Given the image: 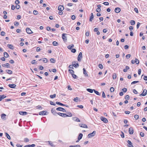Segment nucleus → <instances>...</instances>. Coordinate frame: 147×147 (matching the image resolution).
<instances>
[{
	"label": "nucleus",
	"instance_id": "f257e3e1",
	"mask_svg": "<svg viewBox=\"0 0 147 147\" xmlns=\"http://www.w3.org/2000/svg\"><path fill=\"white\" fill-rule=\"evenodd\" d=\"M96 134V131H94L92 133H91L88 135V138H90L95 136Z\"/></svg>",
	"mask_w": 147,
	"mask_h": 147
},
{
	"label": "nucleus",
	"instance_id": "f03ea898",
	"mask_svg": "<svg viewBox=\"0 0 147 147\" xmlns=\"http://www.w3.org/2000/svg\"><path fill=\"white\" fill-rule=\"evenodd\" d=\"M147 93V90L146 89H145L143 90V91L142 93L141 94H140L139 96H146V95Z\"/></svg>",
	"mask_w": 147,
	"mask_h": 147
},
{
	"label": "nucleus",
	"instance_id": "7ed1b4c3",
	"mask_svg": "<svg viewBox=\"0 0 147 147\" xmlns=\"http://www.w3.org/2000/svg\"><path fill=\"white\" fill-rule=\"evenodd\" d=\"M72 64L74 66L75 68H77L79 66L78 63L77 61H74L73 62Z\"/></svg>",
	"mask_w": 147,
	"mask_h": 147
},
{
	"label": "nucleus",
	"instance_id": "20e7f679",
	"mask_svg": "<svg viewBox=\"0 0 147 147\" xmlns=\"http://www.w3.org/2000/svg\"><path fill=\"white\" fill-rule=\"evenodd\" d=\"M82 58V53L81 52L79 53V54L78 55V61H80L81 59Z\"/></svg>",
	"mask_w": 147,
	"mask_h": 147
},
{
	"label": "nucleus",
	"instance_id": "39448f33",
	"mask_svg": "<svg viewBox=\"0 0 147 147\" xmlns=\"http://www.w3.org/2000/svg\"><path fill=\"white\" fill-rule=\"evenodd\" d=\"M100 119L102 121H103L105 123H107L108 122L107 119L104 117H101Z\"/></svg>",
	"mask_w": 147,
	"mask_h": 147
},
{
	"label": "nucleus",
	"instance_id": "423d86ee",
	"mask_svg": "<svg viewBox=\"0 0 147 147\" xmlns=\"http://www.w3.org/2000/svg\"><path fill=\"white\" fill-rule=\"evenodd\" d=\"M67 34L64 33H63L62 34V38L64 42H66L67 40V38L66 36H65Z\"/></svg>",
	"mask_w": 147,
	"mask_h": 147
},
{
	"label": "nucleus",
	"instance_id": "0eeeda50",
	"mask_svg": "<svg viewBox=\"0 0 147 147\" xmlns=\"http://www.w3.org/2000/svg\"><path fill=\"white\" fill-rule=\"evenodd\" d=\"M26 30L27 33L28 34H30L33 33V32L29 28H26Z\"/></svg>",
	"mask_w": 147,
	"mask_h": 147
},
{
	"label": "nucleus",
	"instance_id": "6e6552de",
	"mask_svg": "<svg viewBox=\"0 0 147 147\" xmlns=\"http://www.w3.org/2000/svg\"><path fill=\"white\" fill-rule=\"evenodd\" d=\"M56 109L57 111H62L64 112H66V111L64 109L61 107L57 108Z\"/></svg>",
	"mask_w": 147,
	"mask_h": 147
},
{
	"label": "nucleus",
	"instance_id": "1a4fd4ad",
	"mask_svg": "<svg viewBox=\"0 0 147 147\" xmlns=\"http://www.w3.org/2000/svg\"><path fill=\"white\" fill-rule=\"evenodd\" d=\"M129 133L130 134H133L134 131L132 127H130L129 128Z\"/></svg>",
	"mask_w": 147,
	"mask_h": 147
},
{
	"label": "nucleus",
	"instance_id": "9d476101",
	"mask_svg": "<svg viewBox=\"0 0 147 147\" xmlns=\"http://www.w3.org/2000/svg\"><path fill=\"white\" fill-rule=\"evenodd\" d=\"M47 111H42L41 112H40L39 113V114L40 115H46V113H47Z\"/></svg>",
	"mask_w": 147,
	"mask_h": 147
},
{
	"label": "nucleus",
	"instance_id": "9b49d317",
	"mask_svg": "<svg viewBox=\"0 0 147 147\" xmlns=\"http://www.w3.org/2000/svg\"><path fill=\"white\" fill-rule=\"evenodd\" d=\"M73 120L75 121L79 122L80 121V119L76 117H74L72 118Z\"/></svg>",
	"mask_w": 147,
	"mask_h": 147
},
{
	"label": "nucleus",
	"instance_id": "f8f14e48",
	"mask_svg": "<svg viewBox=\"0 0 147 147\" xmlns=\"http://www.w3.org/2000/svg\"><path fill=\"white\" fill-rule=\"evenodd\" d=\"M79 126L82 127L87 128L88 127L87 125L84 124L80 123L79 124Z\"/></svg>",
	"mask_w": 147,
	"mask_h": 147
},
{
	"label": "nucleus",
	"instance_id": "ddd939ff",
	"mask_svg": "<svg viewBox=\"0 0 147 147\" xmlns=\"http://www.w3.org/2000/svg\"><path fill=\"white\" fill-rule=\"evenodd\" d=\"M64 9V7L63 6L61 5H60L58 7V9L60 11H63Z\"/></svg>",
	"mask_w": 147,
	"mask_h": 147
},
{
	"label": "nucleus",
	"instance_id": "4468645a",
	"mask_svg": "<svg viewBox=\"0 0 147 147\" xmlns=\"http://www.w3.org/2000/svg\"><path fill=\"white\" fill-rule=\"evenodd\" d=\"M121 11V9L119 7H117L115 9V12L117 13H119Z\"/></svg>",
	"mask_w": 147,
	"mask_h": 147
},
{
	"label": "nucleus",
	"instance_id": "2eb2a0df",
	"mask_svg": "<svg viewBox=\"0 0 147 147\" xmlns=\"http://www.w3.org/2000/svg\"><path fill=\"white\" fill-rule=\"evenodd\" d=\"M11 88H15L16 85L15 84H9L8 85Z\"/></svg>",
	"mask_w": 147,
	"mask_h": 147
},
{
	"label": "nucleus",
	"instance_id": "dca6fc26",
	"mask_svg": "<svg viewBox=\"0 0 147 147\" xmlns=\"http://www.w3.org/2000/svg\"><path fill=\"white\" fill-rule=\"evenodd\" d=\"M59 115L63 117H67V114L64 113H57Z\"/></svg>",
	"mask_w": 147,
	"mask_h": 147
},
{
	"label": "nucleus",
	"instance_id": "f3484780",
	"mask_svg": "<svg viewBox=\"0 0 147 147\" xmlns=\"http://www.w3.org/2000/svg\"><path fill=\"white\" fill-rule=\"evenodd\" d=\"M19 114L20 115H26L27 114V113L26 112L24 111H20L19 112Z\"/></svg>",
	"mask_w": 147,
	"mask_h": 147
},
{
	"label": "nucleus",
	"instance_id": "a211bd4d",
	"mask_svg": "<svg viewBox=\"0 0 147 147\" xmlns=\"http://www.w3.org/2000/svg\"><path fill=\"white\" fill-rule=\"evenodd\" d=\"M6 96L4 94L0 95V101H1L2 100L5 98Z\"/></svg>",
	"mask_w": 147,
	"mask_h": 147
},
{
	"label": "nucleus",
	"instance_id": "6ab92c4d",
	"mask_svg": "<svg viewBox=\"0 0 147 147\" xmlns=\"http://www.w3.org/2000/svg\"><path fill=\"white\" fill-rule=\"evenodd\" d=\"M127 142L129 144L128 146L129 147H134L132 145V143L130 141L128 140Z\"/></svg>",
	"mask_w": 147,
	"mask_h": 147
},
{
	"label": "nucleus",
	"instance_id": "aec40b11",
	"mask_svg": "<svg viewBox=\"0 0 147 147\" xmlns=\"http://www.w3.org/2000/svg\"><path fill=\"white\" fill-rule=\"evenodd\" d=\"M51 113L54 115H56V114L57 113H56L55 110L54 109H51Z\"/></svg>",
	"mask_w": 147,
	"mask_h": 147
},
{
	"label": "nucleus",
	"instance_id": "412c9836",
	"mask_svg": "<svg viewBox=\"0 0 147 147\" xmlns=\"http://www.w3.org/2000/svg\"><path fill=\"white\" fill-rule=\"evenodd\" d=\"M9 63H6V64H3L2 65V66L3 67H6L7 68H8L9 67Z\"/></svg>",
	"mask_w": 147,
	"mask_h": 147
},
{
	"label": "nucleus",
	"instance_id": "4be33fe9",
	"mask_svg": "<svg viewBox=\"0 0 147 147\" xmlns=\"http://www.w3.org/2000/svg\"><path fill=\"white\" fill-rule=\"evenodd\" d=\"M7 46L8 47L11 49H14L13 46L11 45L8 44L7 45Z\"/></svg>",
	"mask_w": 147,
	"mask_h": 147
},
{
	"label": "nucleus",
	"instance_id": "5701e85b",
	"mask_svg": "<svg viewBox=\"0 0 147 147\" xmlns=\"http://www.w3.org/2000/svg\"><path fill=\"white\" fill-rule=\"evenodd\" d=\"M91 16L90 17L89 20L90 22H92L94 18L93 14L92 13L91 14Z\"/></svg>",
	"mask_w": 147,
	"mask_h": 147
},
{
	"label": "nucleus",
	"instance_id": "b1692460",
	"mask_svg": "<svg viewBox=\"0 0 147 147\" xmlns=\"http://www.w3.org/2000/svg\"><path fill=\"white\" fill-rule=\"evenodd\" d=\"M83 73L85 75V76H88V74L86 72V71L85 70V69L84 68L83 69Z\"/></svg>",
	"mask_w": 147,
	"mask_h": 147
},
{
	"label": "nucleus",
	"instance_id": "393cba45",
	"mask_svg": "<svg viewBox=\"0 0 147 147\" xmlns=\"http://www.w3.org/2000/svg\"><path fill=\"white\" fill-rule=\"evenodd\" d=\"M129 69V67L128 66H126L125 67V68L123 70V71L124 72H126L127 71V70H128Z\"/></svg>",
	"mask_w": 147,
	"mask_h": 147
},
{
	"label": "nucleus",
	"instance_id": "a878e982",
	"mask_svg": "<svg viewBox=\"0 0 147 147\" xmlns=\"http://www.w3.org/2000/svg\"><path fill=\"white\" fill-rule=\"evenodd\" d=\"M6 72H7L8 74H12V71L10 70H6L5 71Z\"/></svg>",
	"mask_w": 147,
	"mask_h": 147
},
{
	"label": "nucleus",
	"instance_id": "bb28decb",
	"mask_svg": "<svg viewBox=\"0 0 147 147\" xmlns=\"http://www.w3.org/2000/svg\"><path fill=\"white\" fill-rule=\"evenodd\" d=\"M83 136V134L82 133H80L78 136V140H80L81 139H82V137Z\"/></svg>",
	"mask_w": 147,
	"mask_h": 147
},
{
	"label": "nucleus",
	"instance_id": "cd10ccee",
	"mask_svg": "<svg viewBox=\"0 0 147 147\" xmlns=\"http://www.w3.org/2000/svg\"><path fill=\"white\" fill-rule=\"evenodd\" d=\"M94 89H92L90 88H88L87 89V90L90 93H92L94 91Z\"/></svg>",
	"mask_w": 147,
	"mask_h": 147
},
{
	"label": "nucleus",
	"instance_id": "c85d7f7f",
	"mask_svg": "<svg viewBox=\"0 0 147 147\" xmlns=\"http://www.w3.org/2000/svg\"><path fill=\"white\" fill-rule=\"evenodd\" d=\"M4 56L5 57L7 58L9 56V55L6 52L4 53Z\"/></svg>",
	"mask_w": 147,
	"mask_h": 147
},
{
	"label": "nucleus",
	"instance_id": "c756f323",
	"mask_svg": "<svg viewBox=\"0 0 147 147\" xmlns=\"http://www.w3.org/2000/svg\"><path fill=\"white\" fill-rule=\"evenodd\" d=\"M113 79H115L116 78V74L115 73H114L112 75Z\"/></svg>",
	"mask_w": 147,
	"mask_h": 147
},
{
	"label": "nucleus",
	"instance_id": "7c9ffc66",
	"mask_svg": "<svg viewBox=\"0 0 147 147\" xmlns=\"http://www.w3.org/2000/svg\"><path fill=\"white\" fill-rule=\"evenodd\" d=\"M69 73L70 74H71L72 75V74H74V71L72 70L69 69Z\"/></svg>",
	"mask_w": 147,
	"mask_h": 147
},
{
	"label": "nucleus",
	"instance_id": "2f4dec72",
	"mask_svg": "<svg viewBox=\"0 0 147 147\" xmlns=\"http://www.w3.org/2000/svg\"><path fill=\"white\" fill-rule=\"evenodd\" d=\"M74 47V45L73 44L71 45H69L67 47V48L69 49H71V48Z\"/></svg>",
	"mask_w": 147,
	"mask_h": 147
},
{
	"label": "nucleus",
	"instance_id": "473e14b6",
	"mask_svg": "<svg viewBox=\"0 0 147 147\" xmlns=\"http://www.w3.org/2000/svg\"><path fill=\"white\" fill-rule=\"evenodd\" d=\"M6 115L5 114H2L1 115V117L2 119H4L5 118Z\"/></svg>",
	"mask_w": 147,
	"mask_h": 147
},
{
	"label": "nucleus",
	"instance_id": "72a5a7b5",
	"mask_svg": "<svg viewBox=\"0 0 147 147\" xmlns=\"http://www.w3.org/2000/svg\"><path fill=\"white\" fill-rule=\"evenodd\" d=\"M50 61L52 63H55V60L53 58H51L50 59Z\"/></svg>",
	"mask_w": 147,
	"mask_h": 147
},
{
	"label": "nucleus",
	"instance_id": "f704fd0d",
	"mask_svg": "<svg viewBox=\"0 0 147 147\" xmlns=\"http://www.w3.org/2000/svg\"><path fill=\"white\" fill-rule=\"evenodd\" d=\"M56 96V94H54L53 95H51L50 96V98H55Z\"/></svg>",
	"mask_w": 147,
	"mask_h": 147
},
{
	"label": "nucleus",
	"instance_id": "c9c22d12",
	"mask_svg": "<svg viewBox=\"0 0 147 147\" xmlns=\"http://www.w3.org/2000/svg\"><path fill=\"white\" fill-rule=\"evenodd\" d=\"M56 104H57V105H60L61 106H64V105L63 104L59 102H56Z\"/></svg>",
	"mask_w": 147,
	"mask_h": 147
},
{
	"label": "nucleus",
	"instance_id": "e433bc0d",
	"mask_svg": "<svg viewBox=\"0 0 147 147\" xmlns=\"http://www.w3.org/2000/svg\"><path fill=\"white\" fill-rule=\"evenodd\" d=\"M49 144H50L51 146H54L52 142L51 141H48Z\"/></svg>",
	"mask_w": 147,
	"mask_h": 147
},
{
	"label": "nucleus",
	"instance_id": "4c0bfd02",
	"mask_svg": "<svg viewBox=\"0 0 147 147\" xmlns=\"http://www.w3.org/2000/svg\"><path fill=\"white\" fill-rule=\"evenodd\" d=\"M94 91L95 93L98 95H100V93L97 91L95 90H94Z\"/></svg>",
	"mask_w": 147,
	"mask_h": 147
},
{
	"label": "nucleus",
	"instance_id": "58836bf2",
	"mask_svg": "<svg viewBox=\"0 0 147 147\" xmlns=\"http://www.w3.org/2000/svg\"><path fill=\"white\" fill-rule=\"evenodd\" d=\"M69 147H81V146L80 145H77L75 146L70 145Z\"/></svg>",
	"mask_w": 147,
	"mask_h": 147
},
{
	"label": "nucleus",
	"instance_id": "ea45409f",
	"mask_svg": "<svg viewBox=\"0 0 147 147\" xmlns=\"http://www.w3.org/2000/svg\"><path fill=\"white\" fill-rule=\"evenodd\" d=\"M27 145L28 146V147H34L35 146V145L34 144L32 145Z\"/></svg>",
	"mask_w": 147,
	"mask_h": 147
},
{
	"label": "nucleus",
	"instance_id": "a19ab883",
	"mask_svg": "<svg viewBox=\"0 0 147 147\" xmlns=\"http://www.w3.org/2000/svg\"><path fill=\"white\" fill-rule=\"evenodd\" d=\"M67 117H71L72 116V114L70 112H68L67 113Z\"/></svg>",
	"mask_w": 147,
	"mask_h": 147
},
{
	"label": "nucleus",
	"instance_id": "79ce46f5",
	"mask_svg": "<svg viewBox=\"0 0 147 147\" xmlns=\"http://www.w3.org/2000/svg\"><path fill=\"white\" fill-rule=\"evenodd\" d=\"M79 98L78 97H76L74 99V100L76 102H78V100Z\"/></svg>",
	"mask_w": 147,
	"mask_h": 147
},
{
	"label": "nucleus",
	"instance_id": "37998d69",
	"mask_svg": "<svg viewBox=\"0 0 147 147\" xmlns=\"http://www.w3.org/2000/svg\"><path fill=\"white\" fill-rule=\"evenodd\" d=\"M14 24V25L16 26H18L19 25V22H15Z\"/></svg>",
	"mask_w": 147,
	"mask_h": 147
},
{
	"label": "nucleus",
	"instance_id": "c03bdc74",
	"mask_svg": "<svg viewBox=\"0 0 147 147\" xmlns=\"http://www.w3.org/2000/svg\"><path fill=\"white\" fill-rule=\"evenodd\" d=\"M130 23L132 25H133L135 24V22L134 20H132L131 21Z\"/></svg>",
	"mask_w": 147,
	"mask_h": 147
},
{
	"label": "nucleus",
	"instance_id": "a18cd8bd",
	"mask_svg": "<svg viewBox=\"0 0 147 147\" xmlns=\"http://www.w3.org/2000/svg\"><path fill=\"white\" fill-rule=\"evenodd\" d=\"M5 134L6 135V136L7 138L9 139L10 140L11 139V138L9 135L7 133H6Z\"/></svg>",
	"mask_w": 147,
	"mask_h": 147
},
{
	"label": "nucleus",
	"instance_id": "49530a36",
	"mask_svg": "<svg viewBox=\"0 0 147 147\" xmlns=\"http://www.w3.org/2000/svg\"><path fill=\"white\" fill-rule=\"evenodd\" d=\"M135 62L136 63V64H138L139 63V61L136 58L135 60Z\"/></svg>",
	"mask_w": 147,
	"mask_h": 147
},
{
	"label": "nucleus",
	"instance_id": "de8ad7c7",
	"mask_svg": "<svg viewBox=\"0 0 147 147\" xmlns=\"http://www.w3.org/2000/svg\"><path fill=\"white\" fill-rule=\"evenodd\" d=\"M53 44L54 46H57L58 45V43L56 41H54L53 42Z\"/></svg>",
	"mask_w": 147,
	"mask_h": 147
},
{
	"label": "nucleus",
	"instance_id": "09e8293b",
	"mask_svg": "<svg viewBox=\"0 0 147 147\" xmlns=\"http://www.w3.org/2000/svg\"><path fill=\"white\" fill-rule=\"evenodd\" d=\"M114 88L113 87H112L110 88V91L111 92H114Z\"/></svg>",
	"mask_w": 147,
	"mask_h": 147
},
{
	"label": "nucleus",
	"instance_id": "8fccbe9b",
	"mask_svg": "<svg viewBox=\"0 0 147 147\" xmlns=\"http://www.w3.org/2000/svg\"><path fill=\"white\" fill-rule=\"evenodd\" d=\"M33 13L34 15H36L38 14V12L36 10H34L33 11Z\"/></svg>",
	"mask_w": 147,
	"mask_h": 147
},
{
	"label": "nucleus",
	"instance_id": "3c124183",
	"mask_svg": "<svg viewBox=\"0 0 147 147\" xmlns=\"http://www.w3.org/2000/svg\"><path fill=\"white\" fill-rule=\"evenodd\" d=\"M43 61L45 63H47V62L48 60L46 58H44V60H43Z\"/></svg>",
	"mask_w": 147,
	"mask_h": 147
},
{
	"label": "nucleus",
	"instance_id": "603ef678",
	"mask_svg": "<svg viewBox=\"0 0 147 147\" xmlns=\"http://www.w3.org/2000/svg\"><path fill=\"white\" fill-rule=\"evenodd\" d=\"M129 96L128 95H126L125 98V99H126L127 100H128L129 99Z\"/></svg>",
	"mask_w": 147,
	"mask_h": 147
},
{
	"label": "nucleus",
	"instance_id": "864d4df0",
	"mask_svg": "<svg viewBox=\"0 0 147 147\" xmlns=\"http://www.w3.org/2000/svg\"><path fill=\"white\" fill-rule=\"evenodd\" d=\"M76 17L75 15H73L72 16H71V18L72 20H75L76 19Z\"/></svg>",
	"mask_w": 147,
	"mask_h": 147
},
{
	"label": "nucleus",
	"instance_id": "5fc2aeb1",
	"mask_svg": "<svg viewBox=\"0 0 147 147\" xmlns=\"http://www.w3.org/2000/svg\"><path fill=\"white\" fill-rule=\"evenodd\" d=\"M134 118L136 119H137L139 118V117L138 115H134Z\"/></svg>",
	"mask_w": 147,
	"mask_h": 147
},
{
	"label": "nucleus",
	"instance_id": "6e6d98bb",
	"mask_svg": "<svg viewBox=\"0 0 147 147\" xmlns=\"http://www.w3.org/2000/svg\"><path fill=\"white\" fill-rule=\"evenodd\" d=\"M24 141L25 142H28L29 141V139L28 138H25L24 139Z\"/></svg>",
	"mask_w": 147,
	"mask_h": 147
},
{
	"label": "nucleus",
	"instance_id": "4d7b16f0",
	"mask_svg": "<svg viewBox=\"0 0 147 147\" xmlns=\"http://www.w3.org/2000/svg\"><path fill=\"white\" fill-rule=\"evenodd\" d=\"M140 136L142 137H143L144 136V133L142 132L140 133Z\"/></svg>",
	"mask_w": 147,
	"mask_h": 147
},
{
	"label": "nucleus",
	"instance_id": "13d9d810",
	"mask_svg": "<svg viewBox=\"0 0 147 147\" xmlns=\"http://www.w3.org/2000/svg\"><path fill=\"white\" fill-rule=\"evenodd\" d=\"M122 90L124 92H127V89L126 88H124L123 89H122Z\"/></svg>",
	"mask_w": 147,
	"mask_h": 147
},
{
	"label": "nucleus",
	"instance_id": "bf43d9fd",
	"mask_svg": "<svg viewBox=\"0 0 147 147\" xmlns=\"http://www.w3.org/2000/svg\"><path fill=\"white\" fill-rule=\"evenodd\" d=\"M103 4L105 5H109V3L107 2H105L103 3Z\"/></svg>",
	"mask_w": 147,
	"mask_h": 147
},
{
	"label": "nucleus",
	"instance_id": "052dcab7",
	"mask_svg": "<svg viewBox=\"0 0 147 147\" xmlns=\"http://www.w3.org/2000/svg\"><path fill=\"white\" fill-rule=\"evenodd\" d=\"M15 7L17 9H19L20 8V5H18V4H16V6Z\"/></svg>",
	"mask_w": 147,
	"mask_h": 147
},
{
	"label": "nucleus",
	"instance_id": "680f3d73",
	"mask_svg": "<svg viewBox=\"0 0 147 147\" xmlns=\"http://www.w3.org/2000/svg\"><path fill=\"white\" fill-rule=\"evenodd\" d=\"M139 82V81H134L131 82V84H136V83H138Z\"/></svg>",
	"mask_w": 147,
	"mask_h": 147
},
{
	"label": "nucleus",
	"instance_id": "e2e57ef3",
	"mask_svg": "<svg viewBox=\"0 0 147 147\" xmlns=\"http://www.w3.org/2000/svg\"><path fill=\"white\" fill-rule=\"evenodd\" d=\"M74 66L73 65H69V67L70 68H71L72 69H74V68L73 67Z\"/></svg>",
	"mask_w": 147,
	"mask_h": 147
},
{
	"label": "nucleus",
	"instance_id": "0e129e2a",
	"mask_svg": "<svg viewBox=\"0 0 147 147\" xmlns=\"http://www.w3.org/2000/svg\"><path fill=\"white\" fill-rule=\"evenodd\" d=\"M98 67L100 68L101 69H102L103 68V66H102V65L101 64L99 65Z\"/></svg>",
	"mask_w": 147,
	"mask_h": 147
},
{
	"label": "nucleus",
	"instance_id": "69168bd1",
	"mask_svg": "<svg viewBox=\"0 0 147 147\" xmlns=\"http://www.w3.org/2000/svg\"><path fill=\"white\" fill-rule=\"evenodd\" d=\"M77 107L81 109H83V106L82 105H78Z\"/></svg>",
	"mask_w": 147,
	"mask_h": 147
},
{
	"label": "nucleus",
	"instance_id": "338daca9",
	"mask_svg": "<svg viewBox=\"0 0 147 147\" xmlns=\"http://www.w3.org/2000/svg\"><path fill=\"white\" fill-rule=\"evenodd\" d=\"M36 63V60H34L32 61L31 62V63L32 64H34Z\"/></svg>",
	"mask_w": 147,
	"mask_h": 147
},
{
	"label": "nucleus",
	"instance_id": "774afa93",
	"mask_svg": "<svg viewBox=\"0 0 147 147\" xmlns=\"http://www.w3.org/2000/svg\"><path fill=\"white\" fill-rule=\"evenodd\" d=\"M76 50L75 49H72L71 51L73 53H75L76 52Z\"/></svg>",
	"mask_w": 147,
	"mask_h": 147
}]
</instances>
